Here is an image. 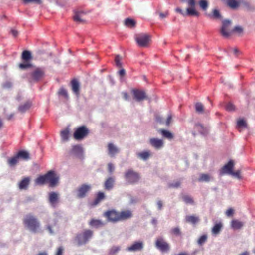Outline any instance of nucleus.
Masks as SVG:
<instances>
[{
  "instance_id": "1",
  "label": "nucleus",
  "mask_w": 255,
  "mask_h": 255,
  "mask_svg": "<svg viewBox=\"0 0 255 255\" xmlns=\"http://www.w3.org/2000/svg\"><path fill=\"white\" fill-rule=\"evenodd\" d=\"M23 224L26 230L36 234L41 232V225L39 220L32 213L27 214L23 219Z\"/></svg>"
},
{
  "instance_id": "2",
  "label": "nucleus",
  "mask_w": 255,
  "mask_h": 255,
  "mask_svg": "<svg viewBox=\"0 0 255 255\" xmlns=\"http://www.w3.org/2000/svg\"><path fill=\"white\" fill-rule=\"evenodd\" d=\"M182 2H187L189 7L186 9V12L183 11L181 8H177L175 11L181 14L184 16H198L199 13L195 10V6L196 5L195 0H181Z\"/></svg>"
},
{
  "instance_id": "3",
  "label": "nucleus",
  "mask_w": 255,
  "mask_h": 255,
  "mask_svg": "<svg viewBox=\"0 0 255 255\" xmlns=\"http://www.w3.org/2000/svg\"><path fill=\"white\" fill-rule=\"evenodd\" d=\"M124 178L127 183L130 184H133L139 181L140 176L137 172L130 169L125 171Z\"/></svg>"
},
{
  "instance_id": "4",
  "label": "nucleus",
  "mask_w": 255,
  "mask_h": 255,
  "mask_svg": "<svg viewBox=\"0 0 255 255\" xmlns=\"http://www.w3.org/2000/svg\"><path fill=\"white\" fill-rule=\"evenodd\" d=\"M135 40L139 46L146 47L149 45L151 37L147 34L141 33L135 35Z\"/></svg>"
},
{
  "instance_id": "5",
  "label": "nucleus",
  "mask_w": 255,
  "mask_h": 255,
  "mask_svg": "<svg viewBox=\"0 0 255 255\" xmlns=\"http://www.w3.org/2000/svg\"><path fill=\"white\" fill-rule=\"evenodd\" d=\"M89 130L85 126L78 127L74 131L73 137L76 140H81L88 136Z\"/></svg>"
},
{
  "instance_id": "6",
  "label": "nucleus",
  "mask_w": 255,
  "mask_h": 255,
  "mask_svg": "<svg viewBox=\"0 0 255 255\" xmlns=\"http://www.w3.org/2000/svg\"><path fill=\"white\" fill-rule=\"evenodd\" d=\"M45 75L44 70L41 68H35L32 72L29 74L30 82H38L42 79Z\"/></svg>"
},
{
  "instance_id": "7",
  "label": "nucleus",
  "mask_w": 255,
  "mask_h": 255,
  "mask_svg": "<svg viewBox=\"0 0 255 255\" xmlns=\"http://www.w3.org/2000/svg\"><path fill=\"white\" fill-rule=\"evenodd\" d=\"M45 176L46 182L49 183L50 187H55L58 185L59 177L54 171H48Z\"/></svg>"
},
{
  "instance_id": "8",
  "label": "nucleus",
  "mask_w": 255,
  "mask_h": 255,
  "mask_svg": "<svg viewBox=\"0 0 255 255\" xmlns=\"http://www.w3.org/2000/svg\"><path fill=\"white\" fill-rule=\"evenodd\" d=\"M92 186L90 184H83L80 186L77 190L76 196L78 198L85 197L88 192L91 190Z\"/></svg>"
},
{
  "instance_id": "9",
  "label": "nucleus",
  "mask_w": 255,
  "mask_h": 255,
  "mask_svg": "<svg viewBox=\"0 0 255 255\" xmlns=\"http://www.w3.org/2000/svg\"><path fill=\"white\" fill-rule=\"evenodd\" d=\"M57 220L55 219H49L45 226V229L51 235H54L57 231Z\"/></svg>"
},
{
  "instance_id": "10",
  "label": "nucleus",
  "mask_w": 255,
  "mask_h": 255,
  "mask_svg": "<svg viewBox=\"0 0 255 255\" xmlns=\"http://www.w3.org/2000/svg\"><path fill=\"white\" fill-rule=\"evenodd\" d=\"M155 247L163 252H167L170 249L169 245L161 237L157 239Z\"/></svg>"
},
{
  "instance_id": "11",
  "label": "nucleus",
  "mask_w": 255,
  "mask_h": 255,
  "mask_svg": "<svg viewBox=\"0 0 255 255\" xmlns=\"http://www.w3.org/2000/svg\"><path fill=\"white\" fill-rule=\"evenodd\" d=\"M235 163L233 160H229V161L225 164L220 170V175L225 174L230 175L234 170Z\"/></svg>"
},
{
  "instance_id": "12",
  "label": "nucleus",
  "mask_w": 255,
  "mask_h": 255,
  "mask_svg": "<svg viewBox=\"0 0 255 255\" xmlns=\"http://www.w3.org/2000/svg\"><path fill=\"white\" fill-rule=\"evenodd\" d=\"M231 24V21L230 20H226L223 21L221 33L223 36L228 37L232 34L231 30L229 29Z\"/></svg>"
},
{
  "instance_id": "13",
  "label": "nucleus",
  "mask_w": 255,
  "mask_h": 255,
  "mask_svg": "<svg viewBox=\"0 0 255 255\" xmlns=\"http://www.w3.org/2000/svg\"><path fill=\"white\" fill-rule=\"evenodd\" d=\"M104 216L110 222H117L120 221L119 213L115 211H109L104 213Z\"/></svg>"
},
{
  "instance_id": "14",
  "label": "nucleus",
  "mask_w": 255,
  "mask_h": 255,
  "mask_svg": "<svg viewBox=\"0 0 255 255\" xmlns=\"http://www.w3.org/2000/svg\"><path fill=\"white\" fill-rule=\"evenodd\" d=\"M143 247L144 244L143 242H136L130 246L127 247L126 250L129 252L139 251L143 249Z\"/></svg>"
},
{
  "instance_id": "15",
  "label": "nucleus",
  "mask_w": 255,
  "mask_h": 255,
  "mask_svg": "<svg viewBox=\"0 0 255 255\" xmlns=\"http://www.w3.org/2000/svg\"><path fill=\"white\" fill-rule=\"evenodd\" d=\"M59 197V193L51 192L48 194V202L52 206L55 207L58 202Z\"/></svg>"
},
{
  "instance_id": "16",
  "label": "nucleus",
  "mask_w": 255,
  "mask_h": 255,
  "mask_svg": "<svg viewBox=\"0 0 255 255\" xmlns=\"http://www.w3.org/2000/svg\"><path fill=\"white\" fill-rule=\"evenodd\" d=\"M132 92L134 95V99L137 101H141L147 99L146 93L143 91L133 89Z\"/></svg>"
},
{
  "instance_id": "17",
  "label": "nucleus",
  "mask_w": 255,
  "mask_h": 255,
  "mask_svg": "<svg viewBox=\"0 0 255 255\" xmlns=\"http://www.w3.org/2000/svg\"><path fill=\"white\" fill-rule=\"evenodd\" d=\"M149 143L151 145L156 149H161L164 145V142L163 140L152 138L150 139Z\"/></svg>"
},
{
  "instance_id": "18",
  "label": "nucleus",
  "mask_w": 255,
  "mask_h": 255,
  "mask_svg": "<svg viewBox=\"0 0 255 255\" xmlns=\"http://www.w3.org/2000/svg\"><path fill=\"white\" fill-rule=\"evenodd\" d=\"M30 158L29 153L25 150H20L10 159H28Z\"/></svg>"
},
{
  "instance_id": "19",
  "label": "nucleus",
  "mask_w": 255,
  "mask_h": 255,
  "mask_svg": "<svg viewBox=\"0 0 255 255\" xmlns=\"http://www.w3.org/2000/svg\"><path fill=\"white\" fill-rule=\"evenodd\" d=\"M31 178L29 177H24L18 184L20 190H26L30 183Z\"/></svg>"
},
{
  "instance_id": "20",
  "label": "nucleus",
  "mask_w": 255,
  "mask_h": 255,
  "mask_svg": "<svg viewBox=\"0 0 255 255\" xmlns=\"http://www.w3.org/2000/svg\"><path fill=\"white\" fill-rule=\"evenodd\" d=\"M132 216V212L130 210H124L119 213L120 220H124L129 219Z\"/></svg>"
},
{
  "instance_id": "21",
  "label": "nucleus",
  "mask_w": 255,
  "mask_h": 255,
  "mask_svg": "<svg viewBox=\"0 0 255 255\" xmlns=\"http://www.w3.org/2000/svg\"><path fill=\"white\" fill-rule=\"evenodd\" d=\"M83 150L80 145H76L72 147L70 150V154L81 157Z\"/></svg>"
},
{
  "instance_id": "22",
  "label": "nucleus",
  "mask_w": 255,
  "mask_h": 255,
  "mask_svg": "<svg viewBox=\"0 0 255 255\" xmlns=\"http://www.w3.org/2000/svg\"><path fill=\"white\" fill-rule=\"evenodd\" d=\"M244 225V223L237 219L232 220L231 226L234 230H238L242 228Z\"/></svg>"
},
{
  "instance_id": "23",
  "label": "nucleus",
  "mask_w": 255,
  "mask_h": 255,
  "mask_svg": "<svg viewBox=\"0 0 255 255\" xmlns=\"http://www.w3.org/2000/svg\"><path fill=\"white\" fill-rule=\"evenodd\" d=\"M115 182V178L112 177L108 178L105 181L104 184L105 189L107 190H111Z\"/></svg>"
},
{
  "instance_id": "24",
  "label": "nucleus",
  "mask_w": 255,
  "mask_h": 255,
  "mask_svg": "<svg viewBox=\"0 0 255 255\" xmlns=\"http://www.w3.org/2000/svg\"><path fill=\"white\" fill-rule=\"evenodd\" d=\"M71 84L72 91L76 95H78L80 91V85L78 81L74 79L71 81Z\"/></svg>"
},
{
  "instance_id": "25",
  "label": "nucleus",
  "mask_w": 255,
  "mask_h": 255,
  "mask_svg": "<svg viewBox=\"0 0 255 255\" xmlns=\"http://www.w3.org/2000/svg\"><path fill=\"white\" fill-rule=\"evenodd\" d=\"M108 153L111 156L115 155L119 152V149L111 143L108 144Z\"/></svg>"
},
{
  "instance_id": "26",
  "label": "nucleus",
  "mask_w": 255,
  "mask_h": 255,
  "mask_svg": "<svg viewBox=\"0 0 255 255\" xmlns=\"http://www.w3.org/2000/svg\"><path fill=\"white\" fill-rule=\"evenodd\" d=\"M213 180L212 176L208 174H201L198 179L199 182H209Z\"/></svg>"
},
{
  "instance_id": "27",
  "label": "nucleus",
  "mask_w": 255,
  "mask_h": 255,
  "mask_svg": "<svg viewBox=\"0 0 255 255\" xmlns=\"http://www.w3.org/2000/svg\"><path fill=\"white\" fill-rule=\"evenodd\" d=\"M75 241L77 244L80 246L84 244L87 242L84 235L82 233L78 234L76 237Z\"/></svg>"
},
{
  "instance_id": "28",
  "label": "nucleus",
  "mask_w": 255,
  "mask_h": 255,
  "mask_svg": "<svg viewBox=\"0 0 255 255\" xmlns=\"http://www.w3.org/2000/svg\"><path fill=\"white\" fill-rule=\"evenodd\" d=\"M90 226L95 228H99L105 225V223L100 220L92 219L89 223Z\"/></svg>"
},
{
  "instance_id": "29",
  "label": "nucleus",
  "mask_w": 255,
  "mask_h": 255,
  "mask_svg": "<svg viewBox=\"0 0 255 255\" xmlns=\"http://www.w3.org/2000/svg\"><path fill=\"white\" fill-rule=\"evenodd\" d=\"M21 58L24 62L30 61L32 59L31 52L27 50H25L22 52Z\"/></svg>"
},
{
  "instance_id": "30",
  "label": "nucleus",
  "mask_w": 255,
  "mask_h": 255,
  "mask_svg": "<svg viewBox=\"0 0 255 255\" xmlns=\"http://www.w3.org/2000/svg\"><path fill=\"white\" fill-rule=\"evenodd\" d=\"M185 220L186 222L193 224H196L199 221L198 217L195 215L186 216Z\"/></svg>"
},
{
  "instance_id": "31",
  "label": "nucleus",
  "mask_w": 255,
  "mask_h": 255,
  "mask_svg": "<svg viewBox=\"0 0 255 255\" xmlns=\"http://www.w3.org/2000/svg\"><path fill=\"white\" fill-rule=\"evenodd\" d=\"M222 228V224L221 223L216 224L212 229V233L214 235L219 234Z\"/></svg>"
},
{
  "instance_id": "32",
  "label": "nucleus",
  "mask_w": 255,
  "mask_h": 255,
  "mask_svg": "<svg viewBox=\"0 0 255 255\" xmlns=\"http://www.w3.org/2000/svg\"><path fill=\"white\" fill-rule=\"evenodd\" d=\"M136 23V21L134 20L129 18L126 19L124 21L125 25L131 28L135 27Z\"/></svg>"
},
{
  "instance_id": "33",
  "label": "nucleus",
  "mask_w": 255,
  "mask_h": 255,
  "mask_svg": "<svg viewBox=\"0 0 255 255\" xmlns=\"http://www.w3.org/2000/svg\"><path fill=\"white\" fill-rule=\"evenodd\" d=\"M151 153L149 150H146L138 153V157L142 159H147L150 157Z\"/></svg>"
},
{
  "instance_id": "34",
  "label": "nucleus",
  "mask_w": 255,
  "mask_h": 255,
  "mask_svg": "<svg viewBox=\"0 0 255 255\" xmlns=\"http://www.w3.org/2000/svg\"><path fill=\"white\" fill-rule=\"evenodd\" d=\"M46 182L45 174L44 175L40 176L35 180V183L36 185H42L45 184Z\"/></svg>"
},
{
  "instance_id": "35",
  "label": "nucleus",
  "mask_w": 255,
  "mask_h": 255,
  "mask_svg": "<svg viewBox=\"0 0 255 255\" xmlns=\"http://www.w3.org/2000/svg\"><path fill=\"white\" fill-rule=\"evenodd\" d=\"M195 111L199 114L204 113V106L201 102H197L195 104Z\"/></svg>"
},
{
  "instance_id": "36",
  "label": "nucleus",
  "mask_w": 255,
  "mask_h": 255,
  "mask_svg": "<svg viewBox=\"0 0 255 255\" xmlns=\"http://www.w3.org/2000/svg\"><path fill=\"white\" fill-rule=\"evenodd\" d=\"M159 132L161 133L162 136L166 138L171 140L173 138V134L168 130L160 129L159 130Z\"/></svg>"
},
{
  "instance_id": "37",
  "label": "nucleus",
  "mask_w": 255,
  "mask_h": 255,
  "mask_svg": "<svg viewBox=\"0 0 255 255\" xmlns=\"http://www.w3.org/2000/svg\"><path fill=\"white\" fill-rule=\"evenodd\" d=\"M227 5L233 9L237 8L239 5V3L236 0H227Z\"/></svg>"
},
{
  "instance_id": "38",
  "label": "nucleus",
  "mask_w": 255,
  "mask_h": 255,
  "mask_svg": "<svg viewBox=\"0 0 255 255\" xmlns=\"http://www.w3.org/2000/svg\"><path fill=\"white\" fill-rule=\"evenodd\" d=\"M121 250V247L119 246H114L112 247L109 250V255H116Z\"/></svg>"
},
{
  "instance_id": "39",
  "label": "nucleus",
  "mask_w": 255,
  "mask_h": 255,
  "mask_svg": "<svg viewBox=\"0 0 255 255\" xmlns=\"http://www.w3.org/2000/svg\"><path fill=\"white\" fill-rule=\"evenodd\" d=\"M61 137L64 141H66L69 139V131L68 129H64L61 131Z\"/></svg>"
},
{
  "instance_id": "40",
  "label": "nucleus",
  "mask_w": 255,
  "mask_h": 255,
  "mask_svg": "<svg viewBox=\"0 0 255 255\" xmlns=\"http://www.w3.org/2000/svg\"><path fill=\"white\" fill-rule=\"evenodd\" d=\"M30 103L26 102L24 103L23 105H20L18 108V110L20 112L23 113L28 110L30 108Z\"/></svg>"
},
{
  "instance_id": "41",
  "label": "nucleus",
  "mask_w": 255,
  "mask_h": 255,
  "mask_svg": "<svg viewBox=\"0 0 255 255\" xmlns=\"http://www.w3.org/2000/svg\"><path fill=\"white\" fill-rule=\"evenodd\" d=\"M81 15V12H76L73 16L74 21L78 23H83L84 20L82 18Z\"/></svg>"
},
{
  "instance_id": "42",
  "label": "nucleus",
  "mask_w": 255,
  "mask_h": 255,
  "mask_svg": "<svg viewBox=\"0 0 255 255\" xmlns=\"http://www.w3.org/2000/svg\"><path fill=\"white\" fill-rule=\"evenodd\" d=\"M199 5L203 10L206 11L208 7V2L207 0H200Z\"/></svg>"
},
{
  "instance_id": "43",
  "label": "nucleus",
  "mask_w": 255,
  "mask_h": 255,
  "mask_svg": "<svg viewBox=\"0 0 255 255\" xmlns=\"http://www.w3.org/2000/svg\"><path fill=\"white\" fill-rule=\"evenodd\" d=\"M105 198V194L103 192H99L97 194V197L94 201L95 205L99 203Z\"/></svg>"
},
{
  "instance_id": "44",
  "label": "nucleus",
  "mask_w": 255,
  "mask_h": 255,
  "mask_svg": "<svg viewBox=\"0 0 255 255\" xmlns=\"http://www.w3.org/2000/svg\"><path fill=\"white\" fill-rule=\"evenodd\" d=\"M241 171L240 169H238L237 170L232 172V174L230 175L232 177L238 179H242V176L241 175Z\"/></svg>"
},
{
  "instance_id": "45",
  "label": "nucleus",
  "mask_w": 255,
  "mask_h": 255,
  "mask_svg": "<svg viewBox=\"0 0 255 255\" xmlns=\"http://www.w3.org/2000/svg\"><path fill=\"white\" fill-rule=\"evenodd\" d=\"M86 240L88 241L92 236L93 232L90 230H86L82 233Z\"/></svg>"
},
{
  "instance_id": "46",
  "label": "nucleus",
  "mask_w": 255,
  "mask_h": 255,
  "mask_svg": "<svg viewBox=\"0 0 255 255\" xmlns=\"http://www.w3.org/2000/svg\"><path fill=\"white\" fill-rule=\"evenodd\" d=\"M32 66V65L30 63L29 61L25 62L23 63H20L19 64V68L21 69H25L28 68H30Z\"/></svg>"
},
{
  "instance_id": "47",
  "label": "nucleus",
  "mask_w": 255,
  "mask_h": 255,
  "mask_svg": "<svg viewBox=\"0 0 255 255\" xmlns=\"http://www.w3.org/2000/svg\"><path fill=\"white\" fill-rule=\"evenodd\" d=\"M237 126L238 128H246L247 123L244 119H240L237 121Z\"/></svg>"
},
{
  "instance_id": "48",
  "label": "nucleus",
  "mask_w": 255,
  "mask_h": 255,
  "mask_svg": "<svg viewBox=\"0 0 255 255\" xmlns=\"http://www.w3.org/2000/svg\"><path fill=\"white\" fill-rule=\"evenodd\" d=\"M58 94L60 95L63 96L67 99L68 98V95L67 91L66 89H65L63 88H61L59 89V90L58 91Z\"/></svg>"
},
{
  "instance_id": "49",
  "label": "nucleus",
  "mask_w": 255,
  "mask_h": 255,
  "mask_svg": "<svg viewBox=\"0 0 255 255\" xmlns=\"http://www.w3.org/2000/svg\"><path fill=\"white\" fill-rule=\"evenodd\" d=\"M207 239V236L206 235H203L201 236L198 240V244L200 245H203L206 242Z\"/></svg>"
},
{
  "instance_id": "50",
  "label": "nucleus",
  "mask_w": 255,
  "mask_h": 255,
  "mask_svg": "<svg viewBox=\"0 0 255 255\" xmlns=\"http://www.w3.org/2000/svg\"><path fill=\"white\" fill-rule=\"evenodd\" d=\"M171 232L175 236H180L181 234L180 229L178 227L172 228L171 230Z\"/></svg>"
},
{
  "instance_id": "51",
  "label": "nucleus",
  "mask_w": 255,
  "mask_h": 255,
  "mask_svg": "<svg viewBox=\"0 0 255 255\" xmlns=\"http://www.w3.org/2000/svg\"><path fill=\"white\" fill-rule=\"evenodd\" d=\"M181 185V182L179 180L174 181L173 182L169 184V186L170 187L177 188L180 187Z\"/></svg>"
},
{
  "instance_id": "52",
  "label": "nucleus",
  "mask_w": 255,
  "mask_h": 255,
  "mask_svg": "<svg viewBox=\"0 0 255 255\" xmlns=\"http://www.w3.org/2000/svg\"><path fill=\"white\" fill-rule=\"evenodd\" d=\"M183 200L187 204H192L193 202L192 198L188 195L183 196Z\"/></svg>"
},
{
  "instance_id": "53",
  "label": "nucleus",
  "mask_w": 255,
  "mask_h": 255,
  "mask_svg": "<svg viewBox=\"0 0 255 255\" xmlns=\"http://www.w3.org/2000/svg\"><path fill=\"white\" fill-rule=\"evenodd\" d=\"M156 205L158 211H161L162 210L163 207V202L161 200L157 199L156 201Z\"/></svg>"
},
{
  "instance_id": "54",
  "label": "nucleus",
  "mask_w": 255,
  "mask_h": 255,
  "mask_svg": "<svg viewBox=\"0 0 255 255\" xmlns=\"http://www.w3.org/2000/svg\"><path fill=\"white\" fill-rule=\"evenodd\" d=\"M232 33V32H237L238 34H241L243 33V29L241 26H235L234 29L231 30Z\"/></svg>"
},
{
  "instance_id": "55",
  "label": "nucleus",
  "mask_w": 255,
  "mask_h": 255,
  "mask_svg": "<svg viewBox=\"0 0 255 255\" xmlns=\"http://www.w3.org/2000/svg\"><path fill=\"white\" fill-rule=\"evenodd\" d=\"M121 58L119 56L117 55L115 57V61L116 65L117 67L121 68L122 67V63L120 62Z\"/></svg>"
},
{
  "instance_id": "56",
  "label": "nucleus",
  "mask_w": 255,
  "mask_h": 255,
  "mask_svg": "<svg viewBox=\"0 0 255 255\" xmlns=\"http://www.w3.org/2000/svg\"><path fill=\"white\" fill-rule=\"evenodd\" d=\"M64 248L62 246L59 247L56 252L55 255H62Z\"/></svg>"
},
{
  "instance_id": "57",
  "label": "nucleus",
  "mask_w": 255,
  "mask_h": 255,
  "mask_svg": "<svg viewBox=\"0 0 255 255\" xmlns=\"http://www.w3.org/2000/svg\"><path fill=\"white\" fill-rule=\"evenodd\" d=\"M115 170V166L111 163L108 164V171L110 173H112Z\"/></svg>"
},
{
  "instance_id": "58",
  "label": "nucleus",
  "mask_w": 255,
  "mask_h": 255,
  "mask_svg": "<svg viewBox=\"0 0 255 255\" xmlns=\"http://www.w3.org/2000/svg\"><path fill=\"white\" fill-rule=\"evenodd\" d=\"M213 16L215 18H221V16L220 14L219 11L218 10L214 9L213 11Z\"/></svg>"
},
{
  "instance_id": "59",
  "label": "nucleus",
  "mask_w": 255,
  "mask_h": 255,
  "mask_svg": "<svg viewBox=\"0 0 255 255\" xmlns=\"http://www.w3.org/2000/svg\"><path fill=\"white\" fill-rule=\"evenodd\" d=\"M234 109H235L234 105L231 103H228L226 106V109L227 111H233L234 110Z\"/></svg>"
},
{
  "instance_id": "60",
  "label": "nucleus",
  "mask_w": 255,
  "mask_h": 255,
  "mask_svg": "<svg viewBox=\"0 0 255 255\" xmlns=\"http://www.w3.org/2000/svg\"><path fill=\"white\" fill-rule=\"evenodd\" d=\"M12 86V84L10 81H6L3 84V87L5 89L10 88Z\"/></svg>"
},
{
  "instance_id": "61",
  "label": "nucleus",
  "mask_w": 255,
  "mask_h": 255,
  "mask_svg": "<svg viewBox=\"0 0 255 255\" xmlns=\"http://www.w3.org/2000/svg\"><path fill=\"white\" fill-rule=\"evenodd\" d=\"M234 210L232 208L228 209L226 212V215L228 217L232 216L234 214Z\"/></svg>"
},
{
  "instance_id": "62",
  "label": "nucleus",
  "mask_w": 255,
  "mask_h": 255,
  "mask_svg": "<svg viewBox=\"0 0 255 255\" xmlns=\"http://www.w3.org/2000/svg\"><path fill=\"white\" fill-rule=\"evenodd\" d=\"M23 2L25 3H28L30 2H34L36 3H40L41 0H23Z\"/></svg>"
},
{
  "instance_id": "63",
  "label": "nucleus",
  "mask_w": 255,
  "mask_h": 255,
  "mask_svg": "<svg viewBox=\"0 0 255 255\" xmlns=\"http://www.w3.org/2000/svg\"><path fill=\"white\" fill-rule=\"evenodd\" d=\"M18 160H8V164L10 167H14L17 163Z\"/></svg>"
},
{
  "instance_id": "64",
  "label": "nucleus",
  "mask_w": 255,
  "mask_h": 255,
  "mask_svg": "<svg viewBox=\"0 0 255 255\" xmlns=\"http://www.w3.org/2000/svg\"><path fill=\"white\" fill-rule=\"evenodd\" d=\"M168 15V12L166 11L165 13L160 12L159 13V16L161 18H164Z\"/></svg>"
}]
</instances>
